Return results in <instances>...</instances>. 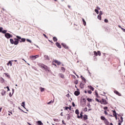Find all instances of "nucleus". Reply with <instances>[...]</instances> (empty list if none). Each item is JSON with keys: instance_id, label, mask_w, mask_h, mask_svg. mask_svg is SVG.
Wrapping results in <instances>:
<instances>
[{"instance_id": "nucleus-1", "label": "nucleus", "mask_w": 125, "mask_h": 125, "mask_svg": "<svg viewBox=\"0 0 125 125\" xmlns=\"http://www.w3.org/2000/svg\"><path fill=\"white\" fill-rule=\"evenodd\" d=\"M41 68H43V69H44V70H45V71H48V72H49V69L48 67H47V66H46L44 64H42Z\"/></svg>"}, {"instance_id": "nucleus-2", "label": "nucleus", "mask_w": 125, "mask_h": 125, "mask_svg": "<svg viewBox=\"0 0 125 125\" xmlns=\"http://www.w3.org/2000/svg\"><path fill=\"white\" fill-rule=\"evenodd\" d=\"M101 104H104V105H106L108 104V102L105 99H102V101H101Z\"/></svg>"}, {"instance_id": "nucleus-3", "label": "nucleus", "mask_w": 125, "mask_h": 125, "mask_svg": "<svg viewBox=\"0 0 125 125\" xmlns=\"http://www.w3.org/2000/svg\"><path fill=\"white\" fill-rule=\"evenodd\" d=\"M5 37L6 39H10V38H12V35L10 33H7L5 34Z\"/></svg>"}, {"instance_id": "nucleus-4", "label": "nucleus", "mask_w": 125, "mask_h": 125, "mask_svg": "<svg viewBox=\"0 0 125 125\" xmlns=\"http://www.w3.org/2000/svg\"><path fill=\"white\" fill-rule=\"evenodd\" d=\"M37 57H40V55H35V56H30V59H31L32 60H36V59Z\"/></svg>"}, {"instance_id": "nucleus-5", "label": "nucleus", "mask_w": 125, "mask_h": 125, "mask_svg": "<svg viewBox=\"0 0 125 125\" xmlns=\"http://www.w3.org/2000/svg\"><path fill=\"white\" fill-rule=\"evenodd\" d=\"M79 94H80V90L77 88V90L74 92V95L75 96H79Z\"/></svg>"}, {"instance_id": "nucleus-6", "label": "nucleus", "mask_w": 125, "mask_h": 125, "mask_svg": "<svg viewBox=\"0 0 125 125\" xmlns=\"http://www.w3.org/2000/svg\"><path fill=\"white\" fill-rule=\"evenodd\" d=\"M83 111H81L80 113V116L79 115L77 116L78 119H83Z\"/></svg>"}, {"instance_id": "nucleus-7", "label": "nucleus", "mask_w": 125, "mask_h": 125, "mask_svg": "<svg viewBox=\"0 0 125 125\" xmlns=\"http://www.w3.org/2000/svg\"><path fill=\"white\" fill-rule=\"evenodd\" d=\"M61 44L62 46H63V47H64V48H65V49H67L69 48L68 46H67V45H66V44L64 43H62Z\"/></svg>"}, {"instance_id": "nucleus-8", "label": "nucleus", "mask_w": 125, "mask_h": 125, "mask_svg": "<svg viewBox=\"0 0 125 125\" xmlns=\"http://www.w3.org/2000/svg\"><path fill=\"white\" fill-rule=\"evenodd\" d=\"M114 92L117 95H118V96H122V94L119 92V91L117 90H114Z\"/></svg>"}, {"instance_id": "nucleus-9", "label": "nucleus", "mask_w": 125, "mask_h": 125, "mask_svg": "<svg viewBox=\"0 0 125 125\" xmlns=\"http://www.w3.org/2000/svg\"><path fill=\"white\" fill-rule=\"evenodd\" d=\"M56 45H57V47L59 48H61L62 47L61 46V45L60 44V43L57 42L56 43Z\"/></svg>"}, {"instance_id": "nucleus-10", "label": "nucleus", "mask_w": 125, "mask_h": 125, "mask_svg": "<svg viewBox=\"0 0 125 125\" xmlns=\"http://www.w3.org/2000/svg\"><path fill=\"white\" fill-rule=\"evenodd\" d=\"M54 62H55V63H56V64H57V65H61V62L58 61V60H55Z\"/></svg>"}, {"instance_id": "nucleus-11", "label": "nucleus", "mask_w": 125, "mask_h": 125, "mask_svg": "<svg viewBox=\"0 0 125 125\" xmlns=\"http://www.w3.org/2000/svg\"><path fill=\"white\" fill-rule=\"evenodd\" d=\"M84 85V83L81 82L80 84V87H81V88L83 89V88Z\"/></svg>"}, {"instance_id": "nucleus-12", "label": "nucleus", "mask_w": 125, "mask_h": 125, "mask_svg": "<svg viewBox=\"0 0 125 125\" xmlns=\"http://www.w3.org/2000/svg\"><path fill=\"white\" fill-rule=\"evenodd\" d=\"M83 119L84 121H86V120L88 119L87 115L84 114L83 115Z\"/></svg>"}, {"instance_id": "nucleus-13", "label": "nucleus", "mask_w": 125, "mask_h": 125, "mask_svg": "<svg viewBox=\"0 0 125 125\" xmlns=\"http://www.w3.org/2000/svg\"><path fill=\"white\" fill-rule=\"evenodd\" d=\"M101 120H102V121H105V122H107V119L104 116H101Z\"/></svg>"}, {"instance_id": "nucleus-14", "label": "nucleus", "mask_w": 125, "mask_h": 125, "mask_svg": "<svg viewBox=\"0 0 125 125\" xmlns=\"http://www.w3.org/2000/svg\"><path fill=\"white\" fill-rule=\"evenodd\" d=\"M71 108H72V106H71V105H69V107L66 106L65 108V110H66L67 111H68V109H69V110H70V111H71Z\"/></svg>"}, {"instance_id": "nucleus-15", "label": "nucleus", "mask_w": 125, "mask_h": 125, "mask_svg": "<svg viewBox=\"0 0 125 125\" xmlns=\"http://www.w3.org/2000/svg\"><path fill=\"white\" fill-rule=\"evenodd\" d=\"M21 40H20V42H26V39L25 38H21Z\"/></svg>"}, {"instance_id": "nucleus-16", "label": "nucleus", "mask_w": 125, "mask_h": 125, "mask_svg": "<svg viewBox=\"0 0 125 125\" xmlns=\"http://www.w3.org/2000/svg\"><path fill=\"white\" fill-rule=\"evenodd\" d=\"M81 78L82 80H83V81L85 83H86V80L85 79V78H84V77H83V75L81 76Z\"/></svg>"}, {"instance_id": "nucleus-17", "label": "nucleus", "mask_w": 125, "mask_h": 125, "mask_svg": "<svg viewBox=\"0 0 125 125\" xmlns=\"http://www.w3.org/2000/svg\"><path fill=\"white\" fill-rule=\"evenodd\" d=\"M44 57L45 60H50L49 57L46 55H44Z\"/></svg>"}, {"instance_id": "nucleus-18", "label": "nucleus", "mask_w": 125, "mask_h": 125, "mask_svg": "<svg viewBox=\"0 0 125 125\" xmlns=\"http://www.w3.org/2000/svg\"><path fill=\"white\" fill-rule=\"evenodd\" d=\"M75 114L77 115V116H79L80 115V111L79 109H77L75 110Z\"/></svg>"}, {"instance_id": "nucleus-19", "label": "nucleus", "mask_w": 125, "mask_h": 125, "mask_svg": "<svg viewBox=\"0 0 125 125\" xmlns=\"http://www.w3.org/2000/svg\"><path fill=\"white\" fill-rule=\"evenodd\" d=\"M37 125H43V123L41 121H37Z\"/></svg>"}, {"instance_id": "nucleus-20", "label": "nucleus", "mask_w": 125, "mask_h": 125, "mask_svg": "<svg viewBox=\"0 0 125 125\" xmlns=\"http://www.w3.org/2000/svg\"><path fill=\"white\" fill-rule=\"evenodd\" d=\"M88 87L89 88V89H91V90H92V91H93L94 90V88L93 87H92V86H91V85L88 86Z\"/></svg>"}, {"instance_id": "nucleus-21", "label": "nucleus", "mask_w": 125, "mask_h": 125, "mask_svg": "<svg viewBox=\"0 0 125 125\" xmlns=\"http://www.w3.org/2000/svg\"><path fill=\"white\" fill-rule=\"evenodd\" d=\"M59 77H60V78H62V79H64V75H63V74H62V73H60L59 74Z\"/></svg>"}, {"instance_id": "nucleus-22", "label": "nucleus", "mask_w": 125, "mask_h": 125, "mask_svg": "<svg viewBox=\"0 0 125 125\" xmlns=\"http://www.w3.org/2000/svg\"><path fill=\"white\" fill-rule=\"evenodd\" d=\"M0 80L1 83H4V79L3 78H2V77H0Z\"/></svg>"}, {"instance_id": "nucleus-23", "label": "nucleus", "mask_w": 125, "mask_h": 125, "mask_svg": "<svg viewBox=\"0 0 125 125\" xmlns=\"http://www.w3.org/2000/svg\"><path fill=\"white\" fill-rule=\"evenodd\" d=\"M82 21L83 22L84 26H86V22L85 21V20H84L83 18L82 19Z\"/></svg>"}, {"instance_id": "nucleus-24", "label": "nucleus", "mask_w": 125, "mask_h": 125, "mask_svg": "<svg viewBox=\"0 0 125 125\" xmlns=\"http://www.w3.org/2000/svg\"><path fill=\"white\" fill-rule=\"evenodd\" d=\"M18 43H19V41L18 40L14 41V44H15V45H17V44H18Z\"/></svg>"}, {"instance_id": "nucleus-25", "label": "nucleus", "mask_w": 125, "mask_h": 125, "mask_svg": "<svg viewBox=\"0 0 125 125\" xmlns=\"http://www.w3.org/2000/svg\"><path fill=\"white\" fill-rule=\"evenodd\" d=\"M10 42L11 44H14V40H13V39H10Z\"/></svg>"}, {"instance_id": "nucleus-26", "label": "nucleus", "mask_w": 125, "mask_h": 125, "mask_svg": "<svg viewBox=\"0 0 125 125\" xmlns=\"http://www.w3.org/2000/svg\"><path fill=\"white\" fill-rule=\"evenodd\" d=\"M66 116H67V120L69 121V120L71 119V115H70L69 114H66Z\"/></svg>"}, {"instance_id": "nucleus-27", "label": "nucleus", "mask_w": 125, "mask_h": 125, "mask_svg": "<svg viewBox=\"0 0 125 125\" xmlns=\"http://www.w3.org/2000/svg\"><path fill=\"white\" fill-rule=\"evenodd\" d=\"M21 106L22 107H23V108H24V109H26V107H25V102H23L21 103Z\"/></svg>"}, {"instance_id": "nucleus-28", "label": "nucleus", "mask_w": 125, "mask_h": 125, "mask_svg": "<svg viewBox=\"0 0 125 125\" xmlns=\"http://www.w3.org/2000/svg\"><path fill=\"white\" fill-rule=\"evenodd\" d=\"M7 30H2V32L1 33H2V34H5H5L7 33Z\"/></svg>"}, {"instance_id": "nucleus-29", "label": "nucleus", "mask_w": 125, "mask_h": 125, "mask_svg": "<svg viewBox=\"0 0 125 125\" xmlns=\"http://www.w3.org/2000/svg\"><path fill=\"white\" fill-rule=\"evenodd\" d=\"M95 95L96 97H98V98H99V96L98 95V93L97 92V91L95 90Z\"/></svg>"}, {"instance_id": "nucleus-30", "label": "nucleus", "mask_w": 125, "mask_h": 125, "mask_svg": "<svg viewBox=\"0 0 125 125\" xmlns=\"http://www.w3.org/2000/svg\"><path fill=\"white\" fill-rule=\"evenodd\" d=\"M120 119H121V120L119 119V122H121V123H123V122H124V118H123V117H121Z\"/></svg>"}, {"instance_id": "nucleus-31", "label": "nucleus", "mask_w": 125, "mask_h": 125, "mask_svg": "<svg viewBox=\"0 0 125 125\" xmlns=\"http://www.w3.org/2000/svg\"><path fill=\"white\" fill-rule=\"evenodd\" d=\"M16 38H18V40L19 42H20V40H21V39H22L21 38V37L19 36H16Z\"/></svg>"}, {"instance_id": "nucleus-32", "label": "nucleus", "mask_w": 125, "mask_h": 125, "mask_svg": "<svg viewBox=\"0 0 125 125\" xmlns=\"http://www.w3.org/2000/svg\"><path fill=\"white\" fill-rule=\"evenodd\" d=\"M40 89L41 92H43V91H44V88L40 87Z\"/></svg>"}, {"instance_id": "nucleus-33", "label": "nucleus", "mask_w": 125, "mask_h": 125, "mask_svg": "<svg viewBox=\"0 0 125 125\" xmlns=\"http://www.w3.org/2000/svg\"><path fill=\"white\" fill-rule=\"evenodd\" d=\"M5 93H6V91L3 90L1 92V95H2V96H3L4 95V94H5Z\"/></svg>"}, {"instance_id": "nucleus-34", "label": "nucleus", "mask_w": 125, "mask_h": 125, "mask_svg": "<svg viewBox=\"0 0 125 125\" xmlns=\"http://www.w3.org/2000/svg\"><path fill=\"white\" fill-rule=\"evenodd\" d=\"M53 40L54 42H57V41H58L57 38H56V37H54L53 38Z\"/></svg>"}, {"instance_id": "nucleus-35", "label": "nucleus", "mask_w": 125, "mask_h": 125, "mask_svg": "<svg viewBox=\"0 0 125 125\" xmlns=\"http://www.w3.org/2000/svg\"><path fill=\"white\" fill-rule=\"evenodd\" d=\"M61 70L62 71L63 73H65V67H61Z\"/></svg>"}, {"instance_id": "nucleus-36", "label": "nucleus", "mask_w": 125, "mask_h": 125, "mask_svg": "<svg viewBox=\"0 0 125 125\" xmlns=\"http://www.w3.org/2000/svg\"><path fill=\"white\" fill-rule=\"evenodd\" d=\"M98 19H99V20H101L102 17H101V16L100 15H98V17H97Z\"/></svg>"}, {"instance_id": "nucleus-37", "label": "nucleus", "mask_w": 125, "mask_h": 125, "mask_svg": "<svg viewBox=\"0 0 125 125\" xmlns=\"http://www.w3.org/2000/svg\"><path fill=\"white\" fill-rule=\"evenodd\" d=\"M95 12H96L97 14H99V11L97 9H95Z\"/></svg>"}, {"instance_id": "nucleus-38", "label": "nucleus", "mask_w": 125, "mask_h": 125, "mask_svg": "<svg viewBox=\"0 0 125 125\" xmlns=\"http://www.w3.org/2000/svg\"><path fill=\"white\" fill-rule=\"evenodd\" d=\"M87 100L88 102H91L92 101V99L89 98H87Z\"/></svg>"}, {"instance_id": "nucleus-39", "label": "nucleus", "mask_w": 125, "mask_h": 125, "mask_svg": "<svg viewBox=\"0 0 125 125\" xmlns=\"http://www.w3.org/2000/svg\"><path fill=\"white\" fill-rule=\"evenodd\" d=\"M4 75H5V76L7 77V78H10V76L8 75V73H5Z\"/></svg>"}, {"instance_id": "nucleus-40", "label": "nucleus", "mask_w": 125, "mask_h": 125, "mask_svg": "<svg viewBox=\"0 0 125 125\" xmlns=\"http://www.w3.org/2000/svg\"><path fill=\"white\" fill-rule=\"evenodd\" d=\"M26 42H30V43H32V41H31V40L30 39H26Z\"/></svg>"}, {"instance_id": "nucleus-41", "label": "nucleus", "mask_w": 125, "mask_h": 125, "mask_svg": "<svg viewBox=\"0 0 125 125\" xmlns=\"http://www.w3.org/2000/svg\"><path fill=\"white\" fill-rule=\"evenodd\" d=\"M54 101L52 100H51L50 102L47 103L48 105H49L50 104H51V103H53Z\"/></svg>"}, {"instance_id": "nucleus-42", "label": "nucleus", "mask_w": 125, "mask_h": 125, "mask_svg": "<svg viewBox=\"0 0 125 125\" xmlns=\"http://www.w3.org/2000/svg\"><path fill=\"white\" fill-rule=\"evenodd\" d=\"M13 61H9V64H10V66H12V62H13Z\"/></svg>"}, {"instance_id": "nucleus-43", "label": "nucleus", "mask_w": 125, "mask_h": 125, "mask_svg": "<svg viewBox=\"0 0 125 125\" xmlns=\"http://www.w3.org/2000/svg\"><path fill=\"white\" fill-rule=\"evenodd\" d=\"M97 54L99 56H101V52H100V51H98Z\"/></svg>"}, {"instance_id": "nucleus-44", "label": "nucleus", "mask_w": 125, "mask_h": 125, "mask_svg": "<svg viewBox=\"0 0 125 125\" xmlns=\"http://www.w3.org/2000/svg\"><path fill=\"white\" fill-rule=\"evenodd\" d=\"M113 116L117 115V112L115 111V110L113 111Z\"/></svg>"}, {"instance_id": "nucleus-45", "label": "nucleus", "mask_w": 125, "mask_h": 125, "mask_svg": "<svg viewBox=\"0 0 125 125\" xmlns=\"http://www.w3.org/2000/svg\"><path fill=\"white\" fill-rule=\"evenodd\" d=\"M75 84H78L79 83V80H77L74 82Z\"/></svg>"}, {"instance_id": "nucleus-46", "label": "nucleus", "mask_w": 125, "mask_h": 125, "mask_svg": "<svg viewBox=\"0 0 125 125\" xmlns=\"http://www.w3.org/2000/svg\"><path fill=\"white\" fill-rule=\"evenodd\" d=\"M94 54L95 55V56H98V54H97V53L96 52V51H94Z\"/></svg>"}, {"instance_id": "nucleus-47", "label": "nucleus", "mask_w": 125, "mask_h": 125, "mask_svg": "<svg viewBox=\"0 0 125 125\" xmlns=\"http://www.w3.org/2000/svg\"><path fill=\"white\" fill-rule=\"evenodd\" d=\"M18 109H19V110H20L21 111H22V112H23V113H25L26 114H27V112H24L23 110H22V109L20 108V107H18Z\"/></svg>"}, {"instance_id": "nucleus-48", "label": "nucleus", "mask_w": 125, "mask_h": 125, "mask_svg": "<svg viewBox=\"0 0 125 125\" xmlns=\"http://www.w3.org/2000/svg\"><path fill=\"white\" fill-rule=\"evenodd\" d=\"M83 111H84V112H87V107H85L83 109Z\"/></svg>"}, {"instance_id": "nucleus-49", "label": "nucleus", "mask_w": 125, "mask_h": 125, "mask_svg": "<svg viewBox=\"0 0 125 125\" xmlns=\"http://www.w3.org/2000/svg\"><path fill=\"white\" fill-rule=\"evenodd\" d=\"M95 100H96V101H97V102H99V103H101V101H99V100H98V99L96 98V99H95Z\"/></svg>"}, {"instance_id": "nucleus-50", "label": "nucleus", "mask_w": 125, "mask_h": 125, "mask_svg": "<svg viewBox=\"0 0 125 125\" xmlns=\"http://www.w3.org/2000/svg\"><path fill=\"white\" fill-rule=\"evenodd\" d=\"M103 14V12H102V11H100V12H99V15H102Z\"/></svg>"}, {"instance_id": "nucleus-51", "label": "nucleus", "mask_w": 125, "mask_h": 125, "mask_svg": "<svg viewBox=\"0 0 125 125\" xmlns=\"http://www.w3.org/2000/svg\"><path fill=\"white\" fill-rule=\"evenodd\" d=\"M2 30H3V28H2V27H0V33H1Z\"/></svg>"}, {"instance_id": "nucleus-52", "label": "nucleus", "mask_w": 125, "mask_h": 125, "mask_svg": "<svg viewBox=\"0 0 125 125\" xmlns=\"http://www.w3.org/2000/svg\"><path fill=\"white\" fill-rule=\"evenodd\" d=\"M104 109L105 110V111H106V110H108V106H104Z\"/></svg>"}, {"instance_id": "nucleus-53", "label": "nucleus", "mask_w": 125, "mask_h": 125, "mask_svg": "<svg viewBox=\"0 0 125 125\" xmlns=\"http://www.w3.org/2000/svg\"><path fill=\"white\" fill-rule=\"evenodd\" d=\"M88 93H89V94H91V93H92V91H91V90H88Z\"/></svg>"}, {"instance_id": "nucleus-54", "label": "nucleus", "mask_w": 125, "mask_h": 125, "mask_svg": "<svg viewBox=\"0 0 125 125\" xmlns=\"http://www.w3.org/2000/svg\"><path fill=\"white\" fill-rule=\"evenodd\" d=\"M43 36H44L46 39H48V37H47L46 35H45V34H43Z\"/></svg>"}, {"instance_id": "nucleus-55", "label": "nucleus", "mask_w": 125, "mask_h": 125, "mask_svg": "<svg viewBox=\"0 0 125 125\" xmlns=\"http://www.w3.org/2000/svg\"><path fill=\"white\" fill-rule=\"evenodd\" d=\"M87 106L88 108H90L91 107V105H90V104H89V103L87 105Z\"/></svg>"}, {"instance_id": "nucleus-56", "label": "nucleus", "mask_w": 125, "mask_h": 125, "mask_svg": "<svg viewBox=\"0 0 125 125\" xmlns=\"http://www.w3.org/2000/svg\"><path fill=\"white\" fill-rule=\"evenodd\" d=\"M104 21L105 22V23H108V20H107V19H105Z\"/></svg>"}, {"instance_id": "nucleus-57", "label": "nucleus", "mask_w": 125, "mask_h": 125, "mask_svg": "<svg viewBox=\"0 0 125 125\" xmlns=\"http://www.w3.org/2000/svg\"><path fill=\"white\" fill-rule=\"evenodd\" d=\"M6 88L7 89V91H9V90H10V89H9V87L8 86H6Z\"/></svg>"}, {"instance_id": "nucleus-58", "label": "nucleus", "mask_w": 125, "mask_h": 125, "mask_svg": "<svg viewBox=\"0 0 125 125\" xmlns=\"http://www.w3.org/2000/svg\"><path fill=\"white\" fill-rule=\"evenodd\" d=\"M104 122L105 124H107V125H109V122H108V120H107V119H106V121H104Z\"/></svg>"}, {"instance_id": "nucleus-59", "label": "nucleus", "mask_w": 125, "mask_h": 125, "mask_svg": "<svg viewBox=\"0 0 125 125\" xmlns=\"http://www.w3.org/2000/svg\"><path fill=\"white\" fill-rule=\"evenodd\" d=\"M104 113L105 114V115H108V112H107V111L106 110H104Z\"/></svg>"}, {"instance_id": "nucleus-60", "label": "nucleus", "mask_w": 125, "mask_h": 125, "mask_svg": "<svg viewBox=\"0 0 125 125\" xmlns=\"http://www.w3.org/2000/svg\"><path fill=\"white\" fill-rule=\"evenodd\" d=\"M75 106H76V105L75 104V103L72 102V106L75 107Z\"/></svg>"}, {"instance_id": "nucleus-61", "label": "nucleus", "mask_w": 125, "mask_h": 125, "mask_svg": "<svg viewBox=\"0 0 125 125\" xmlns=\"http://www.w3.org/2000/svg\"><path fill=\"white\" fill-rule=\"evenodd\" d=\"M97 9L99 11V10H100V7L97 6L96 7Z\"/></svg>"}, {"instance_id": "nucleus-62", "label": "nucleus", "mask_w": 125, "mask_h": 125, "mask_svg": "<svg viewBox=\"0 0 125 125\" xmlns=\"http://www.w3.org/2000/svg\"><path fill=\"white\" fill-rule=\"evenodd\" d=\"M121 30H122V31H123L124 32V33H125V29L124 28H121Z\"/></svg>"}, {"instance_id": "nucleus-63", "label": "nucleus", "mask_w": 125, "mask_h": 125, "mask_svg": "<svg viewBox=\"0 0 125 125\" xmlns=\"http://www.w3.org/2000/svg\"><path fill=\"white\" fill-rule=\"evenodd\" d=\"M9 95L10 97H12V95H11V92L9 93Z\"/></svg>"}, {"instance_id": "nucleus-64", "label": "nucleus", "mask_w": 125, "mask_h": 125, "mask_svg": "<svg viewBox=\"0 0 125 125\" xmlns=\"http://www.w3.org/2000/svg\"><path fill=\"white\" fill-rule=\"evenodd\" d=\"M118 125H122V122H119Z\"/></svg>"}]
</instances>
